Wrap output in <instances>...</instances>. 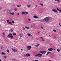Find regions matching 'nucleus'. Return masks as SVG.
I'll return each mask as SVG.
<instances>
[{"instance_id": "obj_1", "label": "nucleus", "mask_w": 61, "mask_h": 61, "mask_svg": "<svg viewBox=\"0 0 61 61\" xmlns=\"http://www.w3.org/2000/svg\"><path fill=\"white\" fill-rule=\"evenodd\" d=\"M50 18L49 17H46L44 18L43 20V22L45 23V22H48Z\"/></svg>"}, {"instance_id": "obj_2", "label": "nucleus", "mask_w": 61, "mask_h": 61, "mask_svg": "<svg viewBox=\"0 0 61 61\" xmlns=\"http://www.w3.org/2000/svg\"><path fill=\"white\" fill-rule=\"evenodd\" d=\"M27 48L28 50H30L32 48V47L30 46H28L27 47Z\"/></svg>"}, {"instance_id": "obj_3", "label": "nucleus", "mask_w": 61, "mask_h": 61, "mask_svg": "<svg viewBox=\"0 0 61 61\" xmlns=\"http://www.w3.org/2000/svg\"><path fill=\"white\" fill-rule=\"evenodd\" d=\"M39 53H41V54H43L44 55V54H46V51H39Z\"/></svg>"}, {"instance_id": "obj_4", "label": "nucleus", "mask_w": 61, "mask_h": 61, "mask_svg": "<svg viewBox=\"0 0 61 61\" xmlns=\"http://www.w3.org/2000/svg\"><path fill=\"white\" fill-rule=\"evenodd\" d=\"M12 36L13 35H12V34L10 33L9 34V35H8L7 36L8 37V38H10L11 36Z\"/></svg>"}, {"instance_id": "obj_5", "label": "nucleus", "mask_w": 61, "mask_h": 61, "mask_svg": "<svg viewBox=\"0 0 61 61\" xmlns=\"http://www.w3.org/2000/svg\"><path fill=\"white\" fill-rule=\"evenodd\" d=\"M31 56V54L29 53H27L26 54V56L28 57V56Z\"/></svg>"}, {"instance_id": "obj_6", "label": "nucleus", "mask_w": 61, "mask_h": 61, "mask_svg": "<svg viewBox=\"0 0 61 61\" xmlns=\"http://www.w3.org/2000/svg\"><path fill=\"white\" fill-rule=\"evenodd\" d=\"M52 11L54 12V13H57L58 12L55 9H52Z\"/></svg>"}, {"instance_id": "obj_7", "label": "nucleus", "mask_w": 61, "mask_h": 61, "mask_svg": "<svg viewBox=\"0 0 61 61\" xmlns=\"http://www.w3.org/2000/svg\"><path fill=\"white\" fill-rule=\"evenodd\" d=\"M48 50H49V51H53V49L51 48H49L48 49Z\"/></svg>"}, {"instance_id": "obj_8", "label": "nucleus", "mask_w": 61, "mask_h": 61, "mask_svg": "<svg viewBox=\"0 0 61 61\" xmlns=\"http://www.w3.org/2000/svg\"><path fill=\"white\" fill-rule=\"evenodd\" d=\"M38 57H41L42 56V55L40 54H38Z\"/></svg>"}, {"instance_id": "obj_9", "label": "nucleus", "mask_w": 61, "mask_h": 61, "mask_svg": "<svg viewBox=\"0 0 61 61\" xmlns=\"http://www.w3.org/2000/svg\"><path fill=\"white\" fill-rule=\"evenodd\" d=\"M12 49V50L13 51L15 52H17V50H16L15 49Z\"/></svg>"}, {"instance_id": "obj_10", "label": "nucleus", "mask_w": 61, "mask_h": 61, "mask_svg": "<svg viewBox=\"0 0 61 61\" xmlns=\"http://www.w3.org/2000/svg\"><path fill=\"white\" fill-rule=\"evenodd\" d=\"M1 48L2 50H4V49H5V48H4V46H1Z\"/></svg>"}, {"instance_id": "obj_11", "label": "nucleus", "mask_w": 61, "mask_h": 61, "mask_svg": "<svg viewBox=\"0 0 61 61\" xmlns=\"http://www.w3.org/2000/svg\"><path fill=\"white\" fill-rule=\"evenodd\" d=\"M41 38L42 39V40L43 41H45V39L43 37H41Z\"/></svg>"}, {"instance_id": "obj_12", "label": "nucleus", "mask_w": 61, "mask_h": 61, "mask_svg": "<svg viewBox=\"0 0 61 61\" xmlns=\"http://www.w3.org/2000/svg\"><path fill=\"white\" fill-rule=\"evenodd\" d=\"M27 35L28 36H32V35L31 34L29 33H28Z\"/></svg>"}, {"instance_id": "obj_13", "label": "nucleus", "mask_w": 61, "mask_h": 61, "mask_svg": "<svg viewBox=\"0 0 61 61\" xmlns=\"http://www.w3.org/2000/svg\"><path fill=\"white\" fill-rule=\"evenodd\" d=\"M33 17L35 18H38V17L36 16V15H34L33 16Z\"/></svg>"}, {"instance_id": "obj_14", "label": "nucleus", "mask_w": 61, "mask_h": 61, "mask_svg": "<svg viewBox=\"0 0 61 61\" xmlns=\"http://www.w3.org/2000/svg\"><path fill=\"white\" fill-rule=\"evenodd\" d=\"M6 54L5 53L3 52H2L1 55H5Z\"/></svg>"}, {"instance_id": "obj_15", "label": "nucleus", "mask_w": 61, "mask_h": 61, "mask_svg": "<svg viewBox=\"0 0 61 61\" xmlns=\"http://www.w3.org/2000/svg\"><path fill=\"white\" fill-rule=\"evenodd\" d=\"M8 13H9V14H10L11 12V11H10V10H8Z\"/></svg>"}, {"instance_id": "obj_16", "label": "nucleus", "mask_w": 61, "mask_h": 61, "mask_svg": "<svg viewBox=\"0 0 61 61\" xmlns=\"http://www.w3.org/2000/svg\"><path fill=\"white\" fill-rule=\"evenodd\" d=\"M27 6L28 8H30V7H31V5H27Z\"/></svg>"}, {"instance_id": "obj_17", "label": "nucleus", "mask_w": 61, "mask_h": 61, "mask_svg": "<svg viewBox=\"0 0 61 61\" xmlns=\"http://www.w3.org/2000/svg\"><path fill=\"white\" fill-rule=\"evenodd\" d=\"M14 12H13V13H10V15H14Z\"/></svg>"}, {"instance_id": "obj_18", "label": "nucleus", "mask_w": 61, "mask_h": 61, "mask_svg": "<svg viewBox=\"0 0 61 61\" xmlns=\"http://www.w3.org/2000/svg\"><path fill=\"white\" fill-rule=\"evenodd\" d=\"M25 28H26V29H29V28H30L27 27V26H25Z\"/></svg>"}, {"instance_id": "obj_19", "label": "nucleus", "mask_w": 61, "mask_h": 61, "mask_svg": "<svg viewBox=\"0 0 61 61\" xmlns=\"http://www.w3.org/2000/svg\"><path fill=\"white\" fill-rule=\"evenodd\" d=\"M17 6L18 7H20L21 6V5H17Z\"/></svg>"}, {"instance_id": "obj_20", "label": "nucleus", "mask_w": 61, "mask_h": 61, "mask_svg": "<svg viewBox=\"0 0 61 61\" xmlns=\"http://www.w3.org/2000/svg\"><path fill=\"white\" fill-rule=\"evenodd\" d=\"M39 44H38L37 45H36L35 46L36 47H37V46H39Z\"/></svg>"}, {"instance_id": "obj_21", "label": "nucleus", "mask_w": 61, "mask_h": 61, "mask_svg": "<svg viewBox=\"0 0 61 61\" xmlns=\"http://www.w3.org/2000/svg\"><path fill=\"white\" fill-rule=\"evenodd\" d=\"M51 53V52H48L47 53L46 55H48L49 54V53Z\"/></svg>"}, {"instance_id": "obj_22", "label": "nucleus", "mask_w": 61, "mask_h": 61, "mask_svg": "<svg viewBox=\"0 0 61 61\" xmlns=\"http://www.w3.org/2000/svg\"><path fill=\"white\" fill-rule=\"evenodd\" d=\"M13 61H16V59H12Z\"/></svg>"}, {"instance_id": "obj_23", "label": "nucleus", "mask_w": 61, "mask_h": 61, "mask_svg": "<svg viewBox=\"0 0 61 61\" xmlns=\"http://www.w3.org/2000/svg\"><path fill=\"white\" fill-rule=\"evenodd\" d=\"M13 35H14V36H15L16 35V34L15 33H13L12 34Z\"/></svg>"}, {"instance_id": "obj_24", "label": "nucleus", "mask_w": 61, "mask_h": 61, "mask_svg": "<svg viewBox=\"0 0 61 61\" xmlns=\"http://www.w3.org/2000/svg\"><path fill=\"white\" fill-rule=\"evenodd\" d=\"M35 57H37L38 56V54H37V55H35Z\"/></svg>"}, {"instance_id": "obj_25", "label": "nucleus", "mask_w": 61, "mask_h": 61, "mask_svg": "<svg viewBox=\"0 0 61 61\" xmlns=\"http://www.w3.org/2000/svg\"><path fill=\"white\" fill-rule=\"evenodd\" d=\"M8 24H10V25H12V23H11V22H10L9 23H8Z\"/></svg>"}, {"instance_id": "obj_26", "label": "nucleus", "mask_w": 61, "mask_h": 61, "mask_svg": "<svg viewBox=\"0 0 61 61\" xmlns=\"http://www.w3.org/2000/svg\"><path fill=\"white\" fill-rule=\"evenodd\" d=\"M57 51L58 52H60V50H59L58 49H57Z\"/></svg>"}, {"instance_id": "obj_27", "label": "nucleus", "mask_w": 61, "mask_h": 61, "mask_svg": "<svg viewBox=\"0 0 61 61\" xmlns=\"http://www.w3.org/2000/svg\"><path fill=\"white\" fill-rule=\"evenodd\" d=\"M53 32H56V30L55 29H54V30H53Z\"/></svg>"}, {"instance_id": "obj_28", "label": "nucleus", "mask_w": 61, "mask_h": 61, "mask_svg": "<svg viewBox=\"0 0 61 61\" xmlns=\"http://www.w3.org/2000/svg\"><path fill=\"white\" fill-rule=\"evenodd\" d=\"M25 13V12H21V14L22 15H24V14Z\"/></svg>"}, {"instance_id": "obj_29", "label": "nucleus", "mask_w": 61, "mask_h": 61, "mask_svg": "<svg viewBox=\"0 0 61 61\" xmlns=\"http://www.w3.org/2000/svg\"><path fill=\"white\" fill-rule=\"evenodd\" d=\"M40 5H41V6H43V5H44L43 4H40Z\"/></svg>"}, {"instance_id": "obj_30", "label": "nucleus", "mask_w": 61, "mask_h": 61, "mask_svg": "<svg viewBox=\"0 0 61 61\" xmlns=\"http://www.w3.org/2000/svg\"><path fill=\"white\" fill-rule=\"evenodd\" d=\"M57 1L59 3H60V0H57Z\"/></svg>"}, {"instance_id": "obj_31", "label": "nucleus", "mask_w": 61, "mask_h": 61, "mask_svg": "<svg viewBox=\"0 0 61 61\" xmlns=\"http://www.w3.org/2000/svg\"><path fill=\"white\" fill-rule=\"evenodd\" d=\"M28 21H29L30 22L31 21V19H28Z\"/></svg>"}, {"instance_id": "obj_32", "label": "nucleus", "mask_w": 61, "mask_h": 61, "mask_svg": "<svg viewBox=\"0 0 61 61\" xmlns=\"http://www.w3.org/2000/svg\"><path fill=\"white\" fill-rule=\"evenodd\" d=\"M39 21H41V22H43V20H39Z\"/></svg>"}, {"instance_id": "obj_33", "label": "nucleus", "mask_w": 61, "mask_h": 61, "mask_svg": "<svg viewBox=\"0 0 61 61\" xmlns=\"http://www.w3.org/2000/svg\"><path fill=\"white\" fill-rule=\"evenodd\" d=\"M12 23H13V24H15V22H14V21H13L12 22Z\"/></svg>"}, {"instance_id": "obj_34", "label": "nucleus", "mask_w": 61, "mask_h": 61, "mask_svg": "<svg viewBox=\"0 0 61 61\" xmlns=\"http://www.w3.org/2000/svg\"><path fill=\"white\" fill-rule=\"evenodd\" d=\"M7 51L8 53H9V50H7Z\"/></svg>"}, {"instance_id": "obj_35", "label": "nucleus", "mask_w": 61, "mask_h": 61, "mask_svg": "<svg viewBox=\"0 0 61 61\" xmlns=\"http://www.w3.org/2000/svg\"><path fill=\"white\" fill-rule=\"evenodd\" d=\"M10 37H11V38H14V37H13V36H10Z\"/></svg>"}, {"instance_id": "obj_36", "label": "nucleus", "mask_w": 61, "mask_h": 61, "mask_svg": "<svg viewBox=\"0 0 61 61\" xmlns=\"http://www.w3.org/2000/svg\"><path fill=\"white\" fill-rule=\"evenodd\" d=\"M19 36H20V37H22V35H20Z\"/></svg>"}, {"instance_id": "obj_37", "label": "nucleus", "mask_w": 61, "mask_h": 61, "mask_svg": "<svg viewBox=\"0 0 61 61\" xmlns=\"http://www.w3.org/2000/svg\"><path fill=\"white\" fill-rule=\"evenodd\" d=\"M7 23H8L9 22V20H7Z\"/></svg>"}, {"instance_id": "obj_38", "label": "nucleus", "mask_w": 61, "mask_h": 61, "mask_svg": "<svg viewBox=\"0 0 61 61\" xmlns=\"http://www.w3.org/2000/svg\"><path fill=\"white\" fill-rule=\"evenodd\" d=\"M25 13H26V14H28V12H25Z\"/></svg>"}, {"instance_id": "obj_39", "label": "nucleus", "mask_w": 61, "mask_h": 61, "mask_svg": "<svg viewBox=\"0 0 61 61\" xmlns=\"http://www.w3.org/2000/svg\"><path fill=\"white\" fill-rule=\"evenodd\" d=\"M3 57H4V58H6V57H7V56H4Z\"/></svg>"}, {"instance_id": "obj_40", "label": "nucleus", "mask_w": 61, "mask_h": 61, "mask_svg": "<svg viewBox=\"0 0 61 61\" xmlns=\"http://www.w3.org/2000/svg\"><path fill=\"white\" fill-rule=\"evenodd\" d=\"M25 28L24 27L23 28V30H25Z\"/></svg>"}, {"instance_id": "obj_41", "label": "nucleus", "mask_w": 61, "mask_h": 61, "mask_svg": "<svg viewBox=\"0 0 61 61\" xmlns=\"http://www.w3.org/2000/svg\"><path fill=\"white\" fill-rule=\"evenodd\" d=\"M56 9H57V10H58V11L59 10H59V9H58V8H57Z\"/></svg>"}, {"instance_id": "obj_42", "label": "nucleus", "mask_w": 61, "mask_h": 61, "mask_svg": "<svg viewBox=\"0 0 61 61\" xmlns=\"http://www.w3.org/2000/svg\"><path fill=\"white\" fill-rule=\"evenodd\" d=\"M20 14V13H18L17 14V15H19Z\"/></svg>"}, {"instance_id": "obj_43", "label": "nucleus", "mask_w": 61, "mask_h": 61, "mask_svg": "<svg viewBox=\"0 0 61 61\" xmlns=\"http://www.w3.org/2000/svg\"><path fill=\"white\" fill-rule=\"evenodd\" d=\"M59 12H61V10H59Z\"/></svg>"}, {"instance_id": "obj_44", "label": "nucleus", "mask_w": 61, "mask_h": 61, "mask_svg": "<svg viewBox=\"0 0 61 61\" xmlns=\"http://www.w3.org/2000/svg\"><path fill=\"white\" fill-rule=\"evenodd\" d=\"M39 61L38 60H36L35 61Z\"/></svg>"}, {"instance_id": "obj_45", "label": "nucleus", "mask_w": 61, "mask_h": 61, "mask_svg": "<svg viewBox=\"0 0 61 61\" xmlns=\"http://www.w3.org/2000/svg\"><path fill=\"white\" fill-rule=\"evenodd\" d=\"M41 27L42 28V29H44V28H43V26H41Z\"/></svg>"}, {"instance_id": "obj_46", "label": "nucleus", "mask_w": 61, "mask_h": 61, "mask_svg": "<svg viewBox=\"0 0 61 61\" xmlns=\"http://www.w3.org/2000/svg\"><path fill=\"white\" fill-rule=\"evenodd\" d=\"M15 11H17V9H16V8L15 9Z\"/></svg>"}, {"instance_id": "obj_47", "label": "nucleus", "mask_w": 61, "mask_h": 61, "mask_svg": "<svg viewBox=\"0 0 61 61\" xmlns=\"http://www.w3.org/2000/svg\"><path fill=\"white\" fill-rule=\"evenodd\" d=\"M5 32L3 33V35H5Z\"/></svg>"}, {"instance_id": "obj_48", "label": "nucleus", "mask_w": 61, "mask_h": 61, "mask_svg": "<svg viewBox=\"0 0 61 61\" xmlns=\"http://www.w3.org/2000/svg\"><path fill=\"white\" fill-rule=\"evenodd\" d=\"M11 32H13V30H11Z\"/></svg>"}, {"instance_id": "obj_49", "label": "nucleus", "mask_w": 61, "mask_h": 61, "mask_svg": "<svg viewBox=\"0 0 61 61\" xmlns=\"http://www.w3.org/2000/svg\"><path fill=\"white\" fill-rule=\"evenodd\" d=\"M49 36H50V37H51V35H49Z\"/></svg>"}, {"instance_id": "obj_50", "label": "nucleus", "mask_w": 61, "mask_h": 61, "mask_svg": "<svg viewBox=\"0 0 61 61\" xmlns=\"http://www.w3.org/2000/svg\"><path fill=\"white\" fill-rule=\"evenodd\" d=\"M53 49V50H55V49Z\"/></svg>"}, {"instance_id": "obj_51", "label": "nucleus", "mask_w": 61, "mask_h": 61, "mask_svg": "<svg viewBox=\"0 0 61 61\" xmlns=\"http://www.w3.org/2000/svg\"><path fill=\"white\" fill-rule=\"evenodd\" d=\"M40 33V31H39L38 32V33Z\"/></svg>"}, {"instance_id": "obj_52", "label": "nucleus", "mask_w": 61, "mask_h": 61, "mask_svg": "<svg viewBox=\"0 0 61 61\" xmlns=\"http://www.w3.org/2000/svg\"><path fill=\"white\" fill-rule=\"evenodd\" d=\"M2 9V8L0 7V9Z\"/></svg>"}, {"instance_id": "obj_53", "label": "nucleus", "mask_w": 61, "mask_h": 61, "mask_svg": "<svg viewBox=\"0 0 61 61\" xmlns=\"http://www.w3.org/2000/svg\"><path fill=\"white\" fill-rule=\"evenodd\" d=\"M33 27V26H31V27Z\"/></svg>"}, {"instance_id": "obj_54", "label": "nucleus", "mask_w": 61, "mask_h": 61, "mask_svg": "<svg viewBox=\"0 0 61 61\" xmlns=\"http://www.w3.org/2000/svg\"><path fill=\"white\" fill-rule=\"evenodd\" d=\"M33 25H35V24H33Z\"/></svg>"}, {"instance_id": "obj_55", "label": "nucleus", "mask_w": 61, "mask_h": 61, "mask_svg": "<svg viewBox=\"0 0 61 61\" xmlns=\"http://www.w3.org/2000/svg\"><path fill=\"white\" fill-rule=\"evenodd\" d=\"M24 14H25V12H24Z\"/></svg>"}, {"instance_id": "obj_56", "label": "nucleus", "mask_w": 61, "mask_h": 61, "mask_svg": "<svg viewBox=\"0 0 61 61\" xmlns=\"http://www.w3.org/2000/svg\"><path fill=\"white\" fill-rule=\"evenodd\" d=\"M21 50H23V49H21Z\"/></svg>"}, {"instance_id": "obj_57", "label": "nucleus", "mask_w": 61, "mask_h": 61, "mask_svg": "<svg viewBox=\"0 0 61 61\" xmlns=\"http://www.w3.org/2000/svg\"><path fill=\"white\" fill-rule=\"evenodd\" d=\"M0 61H1V59H0Z\"/></svg>"}, {"instance_id": "obj_58", "label": "nucleus", "mask_w": 61, "mask_h": 61, "mask_svg": "<svg viewBox=\"0 0 61 61\" xmlns=\"http://www.w3.org/2000/svg\"><path fill=\"white\" fill-rule=\"evenodd\" d=\"M36 7H37V5H36Z\"/></svg>"}, {"instance_id": "obj_59", "label": "nucleus", "mask_w": 61, "mask_h": 61, "mask_svg": "<svg viewBox=\"0 0 61 61\" xmlns=\"http://www.w3.org/2000/svg\"><path fill=\"white\" fill-rule=\"evenodd\" d=\"M1 26V25H0V27Z\"/></svg>"}, {"instance_id": "obj_60", "label": "nucleus", "mask_w": 61, "mask_h": 61, "mask_svg": "<svg viewBox=\"0 0 61 61\" xmlns=\"http://www.w3.org/2000/svg\"><path fill=\"white\" fill-rule=\"evenodd\" d=\"M55 0V1H56V0Z\"/></svg>"}]
</instances>
